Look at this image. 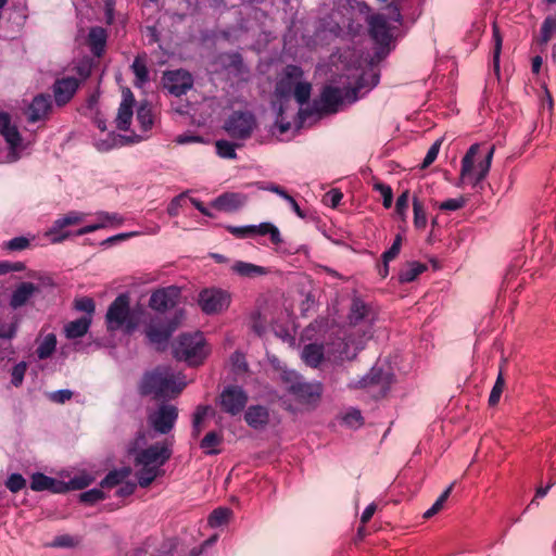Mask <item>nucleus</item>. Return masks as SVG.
Wrapping results in <instances>:
<instances>
[{
	"instance_id": "f257e3e1",
	"label": "nucleus",
	"mask_w": 556,
	"mask_h": 556,
	"mask_svg": "<svg viewBox=\"0 0 556 556\" xmlns=\"http://www.w3.org/2000/svg\"><path fill=\"white\" fill-rule=\"evenodd\" d=\"M380 75L372 67L348 70L326 85L320 93L319 110L323 113H337L346 104H353L365 97L379 84Z\"/></svg>"
},
{
	"instance_id": "f03ea898",
	"label": "nucleus",
	"mask_w": 556,
	"mask_h": 556,
	"mask_svg": "<svg viewBox=\"0 0 556 556\" xmlns=\"http://www.w3.org/2000/svg\"><path fill=\"white\" fill-rule=\"evenodd\" d=\"M285 75L289 81L281 79L277 84L271 102L273 109L276 111L275 125L279 135L289 131L292 126L291 119L295 115L301 116L302 114L301 110L295 112V108L292 105L291 81H299L304 75L303 70L298 65L290 64L285 68Z\"/></svg>"
},
{
	"instance_id": "7ed1b4c3",
	"label": "nucleus",
	"mask_w": 556,
	"mask_h": 556,
	"mask_svg": "<svg viewBox=\"0 0 556 556\" xmlns=\"http://www.w3.org/2000/svg\"><path fill=\"white\" fill-rule=\"evenodd\" d=\"M495 147L486 143H473L469 147L460 162L458 187L475 189L489 175Z\"/></svg>"
},
{
	"instance_id": "20e7f679",
	"label": "nucleus",
	"mask_w": 556,
	"mask_h": 556,
	"mask_svg": "<svg viewBox=\"0 0 556 556\" xmlns=\"http://www.w3.org/2000/svg\"><path fill=\"white\" fill-rule=\"evenodd\" d=\"M186 384L182 375L175 374L168 366H157L143 375L139 391L140 394L151 395L156 400L172 399L178 395Z\"/></svg>"
},
{
	"instance_id": "39448f33",
	"label": "nucleus",
	"mask_w": 556,
	"mask_h": 556,
	"mask_svg": "<svg viewBox=\"0 0 556 556\" xmlns=\"http://www.w3.org/2000/svg\"><path fill=\"white\" fill-rule=\"evenodd\" d=\"M146 314L143 305L137 304L130 307L128 293H121L110 304L105 323L110 331L122 329L125 333L131 334L144 321Z\"/></svg>"
},
{
	"instance_id": "423d86ee",
	"label": "nucleus",
	"mask_w": 556,
	"mask_h": 556,
	"mask_svg": "<svg viewBox=\"0 0 556 556\" xmlns=\"http://www.w3.org/2000/svg\"><path fill=\"white\" fill-rule=\"evenodd\" d=\"M280 380L288 394L293 396L296 403L304 406H315L321 396L323 384L320 382H307L295 370L283 369Z\"/></svg>"
},
{
	"instance_id": "0eeeda50",
	"label": "nucleus",
	"mask_w": 556,
	"mask_h": 556,
	"mask_svg": "<svg viewBox=\"0 0 556 556\" xmlns=\"http://www.w3.org/2000/svg\"><path fill=\"white\" fill-rule=\"evenodd\" d=\"M174 357L190 366H198L207 356L205 339L201 332L182 333L173 345Z\"/></svg>"
},
{
	"instance_id": "6e6552de",
	"label": "nucleus",
	"mask_w": 556,
	"mask_h": 556,
	"mask_svg": "<svg viewBox=\"0 0 556 556\" xmlns=\"http://www.w3.org/2000/svg\"><path fill=\"white\" fill-rule=\"evenodd\" d=\"M0 135L8 143L9 161H17L22 152L28 148V143L24 142L17 126L12 124L10 114L3 111H0Z\"/></svg>"
},
{
	"instance_id": "1a4fd4ad",
	"label": "nucleus",
	"mask_w": 556,
	"mask_h": 556,
	"mask_svg": "<svg viewBox=\"0 0 556 556\" xmlns=\"http://www.w3.org/2000/svg\"><path fill=\"white\" fill-rule=\"evenodd\" d=\"M248 402V392L237 384L224 387L217 400L222 412L229 416L240 415L245 409Z\"/></svg>"
},
{
	"instance_id": "9d476101",
	"label": "nucleus",
	"mask_w": 556,
	"mask_h": 556,
	"mask_svg": "<svg viewBox=\"0 0 556 556\" xmlns=\"http://www.w3.org/2000/svg\"><path fill=\"white\" fill-rule=\"evenodd\" d=\"M256 121L249 112L236 111L229 115L224 124L225 131L236 140H247L251 137Z\"/></svg>"
},
{
	"instance_id": "9b49d317",
	"label": "nucleus",
	"mask_w": 556,
	"mask_h": 556,
	"mask_svg": "<svg viewBox=\"0 0 556 556\" xmlns=\"http://www.w3.org/2000/svg\"><path fill=\"white\" fill-rule=\"evenodd\" d=\"M368 25L372 40L379 46V50L376 52L379 60L389 53V45L392 39L391 29L387 18L381 14L371 15Z\"/></svg>"
},
{
	"instance_id": "f8f14e48",
	"label": "nucleus",
	"mask_w": 556,
	"mask_h": 556,
	"mask_svg": "<svg viewBox=\"0 0 556 556\" xmlns=\"http://www.w3.org/2000/svg\"><path fill=\"white\" fill-rule=\"evenodd\" d=\"M20 321V316L12 311L0 315V339L5 340V346L0 350V361L13 359L15 352L10 341L16 336Z\"/></svg>"
},
{
	"instance_id": "ddd939ff",
	"label": "nucleus",
	"mask_w": 556,
	"mask_h": 556,
	"mask_svg": "<svg viewBox=\"0 0 556 556\" xmlns=\"http://www.w3.org/2000/svg\"><path fill=\"white\" fill-rule=\"evenodd\" d=\"M198 302L205 314H217L228 308L230 294L222 289H204L199 293Z\"/></svg>"
},
{
	"instance_id": "4468645a",
	"label": "nucleus",
	"mask_w": 556,
	"mask_h": 556,
	"mask_svg": "<svg viewBox=\"0 0 556 556\" xmlns=\"http://www.w3.org/2000/svg\"><path fill=\"white\" fill-rule=\"evenodd\" d=\"M178 418V409L172 404H161L157 409L149 414L150 426L161 434L169 433Z\"/></svg>"
},
{
	"instance_id": "2eb2a0df",
	"label": "nucleus",
	"mask_w": 556,
	"mask_h": 556,
	"mask_svg": "<svg viewBox=\"0 0 556 556\" xmlns=\"http://www.w3.org/2000/svg\"><path fill=\"white\" fill-rule=\"evenodd\" d=\"M172 456V443L157 442L141 450L136 456V463L141 466H156L160 468Z\"/></svg>"
},
{
	"instance_id": "dca6fc26",
	"label": "nucleus",
	"mask_w": 556,
	"mask_h": 556,
	"mask_svg": "<svg viewBox=\"0 0 556 556\" xmlns=\"http://www.w3.org/2000/svg\"><path fill=\"white\" fill-rule=\"evenodd\" d=\"M163 87L172 96L181 97L193 87V77L186 70L167 71L163 75Z\"/></svg>"
},
{
	"instance_id": "f3484780",
	"label": "nucleus",
	"mask_w": 556,
	"mask_h": 556,
	"mask_svg": "<svg viewBox=\"0 0 556 556\" xmlns=\"http://www.w3.org/2000/svg\"><path fill=\"white\" fill-rule=\"evenodd\" d=\"M348 319L350 325L353 326L359 324L372 326L378 319L377 306L365 302L359 296H353Z\"/></svg>"
},
{
	"instance_id": "a211bd4d",
	"label": "nucleus",
	"mask_w": 556,
	"mask_h": 556,
	"mask_svg": "<svg viewBox=\"0 0 556 556\" xmlns=\"http://www.w3.org/2000/svg\"><path fill=\"white\" fill-rule=\"evenodd\" d=\"M392 372L383 370L377 364L371 367L369 372L356 381L349 383L351 389H362L377 387L380 392L386 393L392 382Z\"/></svg>"
},
{
	"instance_id": "6ab92c4d",
	"label": "nucleus",
	"mask_w": 556,
	"mask_h": 556,
	"mask_svg": "<svg viewBox=\"0 0 556 556\" xmlns=\"http://www.w3.org/2000/svg\"><path fill=\"white\" fill-rule=\"evenodd\" d=\"M179 295L180 289L176 286L156 289L150 296L149 306L153 311L164 313L176 305Z\"/></svg>"
},
{
	"instance_id": "aec40b11",
	"label": "nucleus",
	"mask_w": 556,
	"mask_h": 556,
	"mask_svg": "<svg viewBox=\"0 0 556 556\" xmlns=\"http://www.w3.org/2000/svg\"><path fill=\"white\" fill-rule=\"evenodd\" d=\"M84 218V213L72 211L66 215L55 219L51 228L47 231V236L50 237V241L52 243H60L71 236V232L63 231V229L67 226L81 223Z\"/></svg>"
},
{
	"instance_id": "412c9836",
	"label": "nucleus",
	"mask_w": 556,
	"mask_h": 556,
	"mask_svg": "<svg viewBox=\"0 0 556 556\" xmlns=\"http://www.w3.org/2000/svg\"><path fill=\"white\" fill-rule=\"evenodd\" d=\"M80 86V80L76 77H62L55 80L53 84V96L55 103L59 106H63L71 101Z\"/></svg>"
},
{
	"instance_id": "4be33fe9",
	"label": "nucleus",
	"mask_w": 556,
	"mask_h": 556,
	"mask_svg": "<svg viewBox=\"0 0 556 556\" xmlns=\"http://www.w3.org/2000/svg\"><path fill=\"white\" fill-rule=\"evenodd\" d=\"M135 97L129 89L122 92V101L115 119L116 127L119 130L127 131L130 128L134 116Z\"/></svg>"
},
{
	"instance_id": "5701e85b",
	"label": "nucleus",
	"mask_w": 556,
	"mask_h": 556,
	"mask_svg": "<svg viewBox=\"0 0 556 556\" xmlns=\"http://www.w3.org/2000/svg\"><path fill=\"white\" fill-rule=\"evenodd\" d=\"M247 202L248 195L242 192H224L211 205L218 211L232 213L243 207Z\"/></svg>"
},
{
	"instance_id": "b1692460",
	"label": "nucleus",
	"mask_w": 556,
	"mask_h": 556,
	"mask_svg": "<svg viewBox=\"0 0 556 556\" xmlns=\"http://www.w3.org/2000/svg\"><path fill=\"white\" fill-rule=\"evenodd\" d=\"M217 63L220 64L224 71L233 77L244 78L249 73L243 59L238 52H224L217 56Z\"/></svg>"
},
{
	"instance_id": "393cba45",
	"label": "nucleus",
	"mask_w": 556,
	"mask_h": 556,
	"mask_svg": "<svg viewBox=\"0 0 556 556\" xmlns=\"http://www.w3.org/2000/svg\"><path fill=\"white\" fill-rule=\"evenodd\" d=\"M244 421L254 430H264L270 421L269 408L264 405H250L244 410Z\"/></svg>"
},
{
	"instance_id": "a878e982",
	"label": "nucleus",
	"mask_w": 556,
	"mask_h": 556,
	"mask_svg": "<svg viewBox=\"0 0 556 556\" xmlns=\"http://www.w3.org/2000/svg\"><path fill=\"white\" fill-rule=\"evenodd\" d=\"M144 139V136L131 134L129 136H123L111 131L108 134L106 139H100L94 142L97 150L101 152L110 151L114 148L122 147L129 143H137Z\"/></svg>"
},
{
	"instance_id": "bb28decb",
	"label": "nucleus",
	"mask_w": 556,
	"mask_h": 556,
	"mask_svg": "<svg viewBox=\"0 0 556 556\" xmlns=\"http://www.w3.org/2000/svg\"><path fill=\"white\" fill-rule=\"evenodd\" d=\"M52 102L49 94H37L31 100L27 109V119L29 123H36L47 118L51 111Z\"/></svg>"
},
{
	"instance_id": "cd10ccee",
	"label": "nucleus",
	"mask_w": 556,
	"mask_h": 556,
	"mask_svg": "<svg viewBox=\"0 0 556 556\" xmlns=\"http://www.w3.org/2000/svg\"><path fill=\"white\" fill-rule=\"evenodd\" d=\"M174 330V323H168L166 326L161 327L151 324L146 330V336L150 344L154 345L156 350L162 351L166 348Z\"/></svg>"
},
{
	"instance_id": "c85d7f7f",
	"label": "nucleus",
	"mask_w": 556,
	"mask_h": 556,
	"mask_svg": "<svg viewBox=\"0 0 556 556\" xmlns=\"http://www.w3.org/2000/svg\"><path fill=\"white\" fill-rule=\"evenodd\" d=\"M30 489L36 492L50 491L52 493H63L67 490V486L63 481L41 472H35L30 479Z\"/></svg>"
},
{
	"instance_id": "c756f323",
	"label": "nucleus",
	"mask_w": 556,
	"mask_h": 556,
	"mask_svg": "<svg viewBox=\"0 0 556 556\" xmlns=\"http://www.w3.org/2000/svg\"><path fill=\"white\" fill-rule=\"evenodd\" d=\"M83 114L89 118H91L94 125L101 130H106V119L103 117V114L99 110V97L96 94L90 96L87 99L86 104L81 109Z\"/></svg>"
},
{
	"instance_id": "7c9ffc66",
	"label": "nucleus",
	"mask_w": 556,
	"mask_h": 556,
	"mask_svg": "<svg viewBox=\"0 0 556 556\" xmlns=\"http://www.w3.org/2000/svg\"><path fill=\"white\" fill-rule=\"evenodd\" d=\"M108 34L103 27L94 26L91 27L88 34V46L91 53L100 58L106 47Z\"/></svg>"
},
{
	"instance_id": "2f4dec72",
	"label": "nucleus",
	"mask_w": 556,
	"mask_h": 556,
	"mask_svg": "<svg viewBox=\"0 0 556 556\" xmlns=\"http://www.w3.org/2000/svg\"><path fill=\"white\" fill-rule=\"evenodd\" d=\"M37 290V286H35L33 282H22L20 286H17L11 295V307L15 309L25 305Z\"/></svg>"
},
{
	"instance_id": "473e14b6",
	"label": "nucleus",
	"mask_w": 556,
	"mask_h": 556,
	"mask_svg": "<svg viewBox=\"0 0 556 556\" xmlns=\"http://www.w3.org/2000/svg\"><path fill=\"white\" fill-rule=\"evenodd\" d=\"M91 326L90 316H81L78 319L67 323L64 327L65 337L70 340L84 337Z\"/></svg>"
},
{
	"instance_id": "72a5a7b5",
	"label": "nucleus",
	"mask_w": 556,
	"mask_h": 556,
	"mask_svg": "<svg viewBox=\"0 0 556 556\" xmlns=\"http://www.w3.org/2000/svg\"><path fill=\"white\" fill-rule=\"evenodd\" d=\"M130 68L135 75L134 85L138 88H143L150 81V74L147 66L146 55H137Z\"/></svg>"
},
{
	"instance_id": "f704fd0d",
	"label": "nucleus",
	"mask_w": 556,
	"mask_h": 556,
	"mask_svg": "<svg viewBox=\"0 0 556 556\" xmlns=\"http://www.w3.org/2000/svg\"><path fill=\"white\" fill-rule=\"evenodd\" d=\"M428 266L418 261L407 262L399 273V281L401 283L413 282L419 275L425 273Z\"/></svg>"
},
{
	"instance_id": "c9c22d12",
	"label": "nucleus",
	"mask_w": 556,
	"mask_h": 556,
	"mask_svg": "<svg viewBox=\"0 0 556 556\" xmlns=\"http://www.w3.org/2000/svg\"><path fill=\"white\" fill-rule=\"evenodd\" d=\"M136 119L143 132H148L152 129L154 124V115L152 112V105L149 102L143 101L139 104Z\"/></svg>"
},
{
	"instance_id": "e433bc0d",
	"label": "nucleus",
	"mask_w": 556,
	"mask_h": 556,
	"mask_svg": "<svg viewBox=\"0 0 556 556\" xmlns=\"http://www.w3.org/2000/svg\"><path fill=\"white\" fill-rule=\"evenodd\" d=\"M303 361L311 367H318L324 359V348L320 344L309 343L303 348Z\"/></svg>"
},
{
	"instance_id": "4c0bfd02",
	"label": "nucleus",
	"mask_w": 556,
	"mask_h": 556,
	"mask_svg": "<svg viewBox=\"0 0 556 556\" xmlns=\"http://www.w3.org/2000/svg\"><path fill=\"white\" fill-rule=\"evenodd\" d=\"M533 258H538L542 266L552 265L555 258L552 242L546 240L540 241L533 250Z\"/></svg>"
},
{
	"instance_id": "58836bf2",
	"label": "nucleus",
	"mask_w": 556,
	"mask_h": 556,
	"mask_svg": "<svg viewBox=\"0 0 556 556\" xmlns=\"http://www.w3.org/2000/svg\"><path fill=\"white\" fill-rule=\"evenodd\" d=\"M223 443V435L216 431L207 432L200 442V447L205 455H218L219 445Z\"/></svg>"
},
{
	"instance_id": "ea45409f",
	"label": "nucleus",
	"mask_w": 556,
	"mask_h": 556,
	"mask_svg": "<svg viewBox=\"0 0 556 556\" xmlns=\"http://www.w3.org/2000/svg\"><path fill=\"white\" fill-rule=\"evenodd\" d=\"M253 236H269L270 242L278 245L282 242L279 229L271 223L264 222L258 225H251Z\"/></svg>"
},
{
	"instance_id": "a19ab883",
	"label": "nucleus",
	"mask_w": 556,
	"mask_h": 556,
	"mask_svg": "<svg viewBox=\"0 0 556 556\" xmlns=\"http://www.w3.org/2000/svg\"><path fill=\"white\" fill-rule=\"evenodd\" d=\"M131 470L128 467L114 469L110 471L104 479L101 481V486L113 488L122 484L130 475Z\"/></svg>"
},
{
	"instance_id": "79ce46f5",
	"label": "nucleus",
	"mask_w": 556,
	"mask_h": 556,
	"mask_svg": "<svg viewBox=\"0 0 556 556\" xmlns=\"http://www.w3.org/2000/svg\"><path fill=\"white\" fill-rule=\"evenodd\" d=\"M232 270L243 277H254L262 276L267 273L266 268L262 266L254 265L252 263H247L242 261H238L232 265Z\"/></svg>"
},
{
	"instance_id": "37998d69",
	"label": "nucleus",
	"mask_w": 556,
	"mask_h": 556,
	"mask_svg": "<svg viewBox=\"0 0 556 556\" xmlns=\"http://www.w3.org/2000/svg\"><path fill=\"white\" fill-rule=\"evenodd\" d=\"M160 473L161 469L156 468V466H142V468L137 471L138 484L141 488H148Z\"/></svg>"
},
{
	"instance_id": "c03bdc74",
	"label": "nucleus",
	"mask_w": 556,
	"mask_h": 556,
	"mask_svg": "<svg viewBox=\"0 0 556 556\" xmlns=\"http://www.w3.org/2000/svg\"><path fill=\"white\" fill-rule=\"evenodd\" d=\"M56 348V337L54 333H48L39 343L36 353L39 359L50 357Z\"/></svg>"
},
{
	"instance_id": "a18cd8bd",
	"label": "nucleus",
	"mask_w": 556,
	"mask_h": 556,
	"mask_svg": "<svg viewBox=\"0 0 556 556\" xmlns=\"http://www.w3.org/2000/svg\"><path fill=\"white\" fill-rule=\"evenodd\" d=\"M413 212H414V227L417 230H425L427 226V214L421 201L417 198H413Z\"/></svg>"
},
{
	"instance_id": "49530a36",
	"label": "nucleus",
	"mask_w": 556,
	"mask_h": 556,
	"mask_svg": "<svg viewBox=\"0 0 556 556\" xmlns=\"http://www.w3.org/2000/svg\"><path fill=\"white\" fill-rule=\"evenodd\" d=\"M232 515V511L230 508L227 507H218L215 508L207 518V523L211 528H218L223 525H225L230 516Z\"/></svg>"
},
{
	"instance_id": "de8ad7c7",
	"label": "nucleus",
	"mask_w": 556,
	"mask_h": 556,
	"mask_svg": "<svg viewBox=\"0 0 556 556\" xmlns=\"http://www.w3.org/2000/svg\"><path fill=\"white\" fill-rule=\"evenodd\" d=\"M241 144L228 140H217L215 142L216 153L222 159L235 160L237 157L236 149Z\"/></svg>"
},
{
	"instance_id": "09e8293b",
	"label": "nucleus",
	"mask_w": 556,
	"mask_h": 556,
	"mask_svg": "<svg viewBox=\"0 0 556 556\" xmlns=\"http://www.w3.org/2000/svg\"><path fill=\"white\" fill-rule=\"evenodd\" d=\"M556 31V14L555 15H548L545 17L541 25L540 29V43L541 45H547V42L552 38V34Z\"/></svg>"
},
{
	"instance_id": "8fccbe9b",
	"label": "nucleus",
	"mask_w": 556,
	"mask_h": 556,
	"mask_svg": "<svg viewBox=\"0 0 556 556\" xmlns=\"http://www.w3.org/2000/svg\"><path fill=\"white\" fill-rule=\"evenodd\" d=\"M292 92H293V96H294L298 104L304 105L309 100L311 92H312V85L307 81H298L295 84L294 88L292 87Z\"/></svg>"
},
{
	"instance_id": "3c124183",
	"label": "nucleus",
	"mask_w": 556,
	"mask_h": 556,
	"mask_svg": "<svg viewBox=\"0 0 556 556\" xmlns=\"http://www.w3.org/2000/svg\"><path fill=\"white\" fill-rule=\"evenodd\" d=\"M455 482L451 483L443 492L442 494L435 500V502L432 504V506L430 508H428L425 513H424V518L428 519V518H431L433 517L434 515H437L442 508H443V505L444 503L447 501L452 490H453V486H454Z\"/></svg>"
},
{
	"instance_id": "603ef678",
	"label": "nucleus",
	"mask_w": 556,
	"mask_h": 556,
	"mask_svg": "<svg viewBox=\"0 0 556 556\" xmlns=\"http://www.w3.org/2000/svg\"><path fill=\"white\" fill-rule=\"evenodd\" d=\"M27 370V363L25 361H21L12 366L10 369V382L14 387L22 386L24 381V377Z\"/></svg>"
},
{
	"instance_id": "864d4df0",
	"label": "nucleus",
	"mask_w": 556,
	"mask_h": 556,
	"mask_svg": "<svg viewBox=\"0 0 556 556\" xmlns=\"http://www.w3.org/2000/svg\"><path fill=\"white\" fill-rule=\"evenodd\" d=\"M342 421L350 428H359L364 422V418L359 409L350 408L343 415Z\"/></svg>"
},
{
	"instance_id": "5fc2aeb1",
	"label": "nucleus",
	"mask_w": 556,
	"mask_h": 556,
	"mask_svg": "<svg viewBox=\"0 0 556 556\" xmlns=\"http://www.w3.org/2000/svg\"><path fill=\"white\" fill-rule=\"evenodd\" d=\"M374 190L379 192L382 197V205L384 208H390L393 203V190L392 188L383 182H375Z\"/></svg>"
},
{
	"instance_id": "6e6d98bb",
	"label": "nucleus",
	"mask_w": 556,
	"mask_h": 556,
	"mask_svg": "<svg viewBox=\"0 0 556 556\" xmlns=\"http://www.w3.org/2000/svg\"><path fill=\"white\" fill-rule=\"evenodd\" d=\"M493 41H494V48H493V66L495 72L498 74L500 72V55L502 51V36L500 34V30L496 25H493Z\"/></svg>"
},
{
	"instance_id": "4d7b16f0",
	"label": "nucleus",
	"mask_w": 556,
	"mask_h": 556,
	"mask_svg": "<svg viewBox=\"0 0 556 556\" xmlns=\"http://www.w3.org/2000/svg\"><path fill=\"white\" fill-rule=\"evenodd\" d=\"M402 236L396 235L391 247L382 253V262L387 265L393 261L400 253L402 247Z\"/></svg>"
},
{
	"instance_id": "13d9d810",
	"label": "nucleus",
	"mask_w": 556,
	"mask_h": 556,
	"mask_svg": "<svg viewBox=\"0 0 556 556\" xmlns=\"http://www.w3.org/2000/svg\"><path fill=\"white\" fill-rule=\"evenodd\" d=\"M505 386L503 375L500 372L489 396V405L495 406L502 396Z\"/></svg>"
},
{
	"instance_id": "bf43d9fd",
	"label": "nucleus",
	"mask_w": 556,
	"mask_h": 556,
	"mask_svg": "<svg viewBox=\"0 0 556 556\" xmlns=\"http://www.w3.org/2000/svg\"><path fill=\"white\" fill-rule=\"evenodd\" d=\"M5 485L12 493H17L26 486V480L21 473L14 472L8 477Z\"/></svg>"
},
{
	"instance_id": "052dcab7",
	"label": "nucleus",
	"mask_w": 556,
	"mask_h": 556,
	"mask_svg": "<svg viewBox=\"0 0 556 556\" xmlns=\"http://www.w3.org/2000/svg\"><path fill=\"white\" fill-rule=\"evenodd\" d=\"M408 201H409V191H403L396 199L395 202V213L402 220L406 219L407 210H408Z\"/></svg>"
},
{
	"instance_id": "680f3d73",
	"label": "nucleus",
	"mask_w": 556,
	"mask_h": 556,
	"mask_svg": "<svg viewBox=\"0 0 556 556\" xmlns=\"http://www.w3.org/2000/svg\"><path fill=\"white\" fill-rule=\"evenodd\" d=\"M75 308L79 312L86 313L85 316H90L92 318L96 305L91 298L83 296L75 300Z\"/></svg>"
},
{
	"instance_id": "e2e57ef3",
	"label": "nucleus",
	"mask_w": 556,
	"mask_h": 556,
	"mask_svg": "<svg viewBox=\"0 0 556 556\" xmlns=\"http://www.w3.org/2000/svg\"><path fill=\"white\" fill-rule=\"evenodd\" d=\"M104 498V493L99 489H90L80 493L79 500L81 503L92 505Z\"/></svg>"
},
{
	"instance_id": "0e129e2a",
	"label": "nucleus",
	"mask_w": 556,
	"mask_h": 556,
	"mask_svg": "<svg viewBox=\"0 0 556 556\" xmlns=\"http://www.w3.org/2000/svg\"><path fill=\"white\" fill-rule=\"evenodd\" d=\"M441 144H442V139H437L431 144V147L427 151V154L421 163L422 168H427L435 161V159L438 157V154L440 152Z\"/></svg>"
},
{
	"instance_id": "69168bd1",
	"label": "nucleus",
	"mask_w": 556,
	"mask_h": 556,
	"mask_svg": "<svg viewBox=\"0 0 556 556\" xmlns=\"http://www.w3.org/2000/svg\"><path fill=\"white\" fill-rule=\"evenodd\" d=\"M343 198V193L339 189L329 190L323 198V203L326 206L336 208Z\"/></svg>"
},
{
	"instance_id": "338daca9",
	"label": "nucleus",
	"mask_w": 556,
	"mask_h": 556,
	"mask_svg": "<svg viewBox=\"0 0 556 556\" xmlns=\"http://www.w3.org/2000/svg\"><path fill=\"white\" fill-rule=\"evenodd\" d=\"M465 205V200L463 198L457 199H447L439 204V208L441 211H457Z\"/></svg>"
},
{
	"instance_id": "774afa93",
	"label": "nucleus",
	"mask_w": 556,
	"mask_h": 556,
	"mask_svg": "<svg viewBox=\"0 0 556 556\" xmlns=\"http://www.w3.org/2000/svg\"><path fill=\"white\" fill-rule=\"evenodd\" d=\"M72 396H73V392L68 389H61V390L54 391L49 394V399L52 402L59 403V404L65 403L66 401L71 400Z\"/></svg>"
}]
</instances>
